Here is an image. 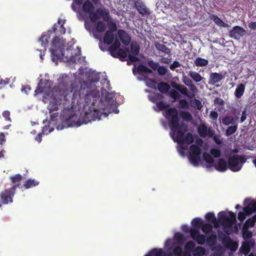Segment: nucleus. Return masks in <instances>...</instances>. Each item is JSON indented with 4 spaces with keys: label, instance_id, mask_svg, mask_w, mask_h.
<instances>
[{
    "label": "nucleus",
    "instance_id": "c756f323",
    "mask_svg": "<svg viewBox=\"0 0 256 256\" xmlns=\"http://www.w3.org/2000/svg\"><path fill=\"white\" fill-rule=\"evenodd\" d=\"M170 88V85L166 82H159L158 84V89L162 93H166Z\"/></svg>",
    "mask_w": 256,
    "mask_h": 256
},
{
    "label": "nucleus",
    "instance_id": "9d476101",
    "mask_svg": "<svg viewBox=\"0 0 256 256\" xmlns=\"http://www.w3.org/2000/svg\"><path fill=\"white\" fill-rule=\"evenodd\" d=\"M190 234L192 238L198 244L202 245L206 241V236L201 234L199 230L196 228H190Z\"/></svg>",
    "mask_w": 256,
    "mask_h": 256
},
{
    "label": "nucleus",
    "instance_id": "423d86ee",
    "mask_svg": "<svg viewBox=\"0 0 256 256\" xmlns=\"http://www.w3.org/2000/svg\"><path fill=\"white\" fill-rule=\"evenodd\" d=\"M202 150L200 147L196 144H192L190 148L188 159L191 164L195 166H198L200 161V156Z\"/></svg>",
    "mask_w": 256,
    "mask_h": 256
},
{
    "label": "nucleus",
    "instance_id": "20e7f679",
    "mask_svg": "<svg viewBox=\"0 0 256 256\" xmlns=\"http://www.w3.org/2000/svg\"><path fill=\"white\" fill-rule=\"evenodd\" d=\"M230 217H228L224 211L218 214V220L223 226L224 232L229 235L232 234V228L236 222V214L232 211L228 212Z\"/></svg>",
    "mask_w": 256,
    "mask_h": 256
},
{
    "label": "nucleus",
    "instance_id": "393cba45",
    "mask_svg": "<svg viewBox=\"0 0 256 256\" xmlns=\"http://www.w3.org/2000/svg\"><path fill=\"white\" fill-rule=\"evenodd\" d=\"M210 19L218 26L224 28H227L228 24L222 21L220 18L215 14H211Z\"/></svg>",
    "mask_w": 256,
    "mask_h": 256
},
{
    "label": "nucleus",
    "instance_id": "864d4df0",
    "mask_svg": "<svg viewBox=\"0 0 256 256\" xmlns=\"http://www.w3.org/2000/svg\"><path fill=\"white\" fill-rule=\"evenodd\" d=\"M223 244L226 247H230V244L232 243V240L230 237L224 235L223 238L222 240Z\"/></svg>",
    "mask_w": 256,
    "mask_h": 256
},
{
    "label": "nucleus",
    "instance_id": "f257e3e1",
    "mask_svg": "<svg viewBox=\"0 0 256 256\" xmlns=\"http://www.w3.org/2000/svg\"><path fill=\"white\" fill-rule=\"evenodd\" d=\"M98 94V91L92 90L86 82L81 84L80 87L72 84L70 91L66 90L62 94L54 96L53 101L50 104L48 108L50 113L60 108H72L76 104H80L82 100L86 103L90 102L91 98H96Z\"/></svg>",
    "mask_w": 256,
    "mask_h": 256
},
{
    "label": "nucleus",
    "instance_id": "a19ab883",
    "mask_svg": "<svg viewBox=\"0 0 256 256\" xmlns=\"http://www.w3.org/2000/svg\"><path fill=\"white\" fill-rule=\"evenodd\" d=\"M45 88V84H44V83L42 82V80H40V82L38 84L36 88L34 90V96L38 95L44 92Z\"/></svg>",
    "mask_w": 256,
    "mask_h": 256
},
{
    "label": "nucleus",
    "instance_id": "680f3d73",
    "mask_svg": "<svg viewBox=\"0 0 256 256\" xmlns=\"http://www.w3.org/2000/svg\"><path fill=\"white\" fill-rule=\"evenodd\" d=\"M254 224H255V223L254 222V221H252L250 218H248L245 222L243 227L248 228L249 227H251V228L254 227Z\"/></svg>",
    "mask_w": 256,
    "mask_h": 256
},
{
    "label": "nucleus",
    "instance_id": "2eb2a0df",
    "mask_svg": "<svg viewBox=\"0 0 256 256\" xmlns=\"http://www.w3.org/2000/svg\"><path fill=\"white\" fill-rule=\"evenodd\" d=\"M134 6L140 14L144 16L149 15L150 14L149 10L142 2L136 1L134 3Z\"/></svg>",
    "mask_w": 256,
    "mask_h": 256
},
{
    "label": "nucleus",
    "instance_id": "774afa93",
    "mask_svg": "<svg viewBox=\"0 0 256 256\" xmlns=\"http://www.w3.org/2000/svg\"><path fill=\"white\" fill-rule=\"evenodd\" d=\"M243 210L247 216L250 215L252 212H254L248 204L243 208Z\"/></svg>",
    "mask_w": 256,
    "mask_h": 256
},
{
    "label": "nucleus",
    "instance_id": "72a5a7b5",
    "mask_svg": "<svg viewBox=\"0 0 256 256\" xmlns=\"http://www.w3.org/2000/svg\"><path fill=\"white\" fill-rule=\"evenodd\" d=\"M128 49L126 48V50L119 48L116 53V56H113L114 58H118L122 60H124V59L126 58L128 56L127 52H128Z\"/></svg>",
    "mask_w": 256,
    "mask_h": 256
},
{
    "label": "nucleus",
    "instance_id": "3c124183",
    "mask_svg": "<svg viewBox=\"0 0 256 256\" xmlns=\"http://www.w3.org/2000/svg\"><path fill=\"white\" fill-rule=\"evenodd\" d=\"M174 239L180 244H182L185 241V238L184 234L180 232H176L174 234Z\"/></svg>",
    "mask_w": 256,
    "mask_h": 256
},
{
    "label": "nucleus",
    "instance_id": "f3484780",
    "mask_svg": "<svg viewBox=\"0 0 256 256\" xmlns=\"http://www.w3.org/2000/svg\"><path fill=\"white\" fill-rule=\"evenodd\" d=\"M96 13L98 16V20L100 18V16L102 18L104 21H109L110 15L108 10L98 8L96 10Z\"/></svg>",
    "mask_w": 256,
    "mask_h": 256
},
{
    "label": "nucleus",
    "instance_id": "f03ea898",
    "mask_svg": "<svg viewBox=\"0 0 256 256\" xmlns=\"http://www.w3.org/2000/svg\"><path fill=\"white\" fill-rule=\"evenodd\" d=\"M165 116L169 120L170 136L174 142H176L180 145L190 144L194 142L192 133L188 132L184 136L188 130V126L184 123L180 124L178 112L175 108H169L166 112Z\"/></svg>",
    "mask_w": 256,
    "mask_h": 256
},
{
    "label": "nucleus",
    "instance_id": "0e129e2a",
    "mask_svg": "<svg viewBox=\"0 0 256 256\" xmlns=\"http://www.w3.org/2000/svg\"><path fill=\"white\" fill-rule=\"evenodd\" d=\"M210 153L216 158L220 156V151L218 149L212 148L210 150Z\"/></svg>",
    "mask_w": 256,
    "mask_h": 256
},
{
    "label": "nucleus",
    "instance_id": "5fc2aeb1",
    "mask_svg": "<svg viewBox=\"0 0 256 256\" xmlns=\"http://www.w3.org/2000/svg\"><path fill=\"white\" fill-rule=\"evenodd\" d=\"M156 104L160 110H162L168 108L170 106L168 104L164 102L162 100H160V101L158 102Z\"/></svg>",
    "mask_w": 256,
    "mask_h": 256
},
{
    "label": "nucleus",
    "instance_id": "69168bd1",
    "mask_svg": "<svg viewBox=\"0 0 256 256\" xmlns=\"http://www.w3.org/2000/svg\"><path fill=\"white\" fill-rule=\"evenodd\" d=\"M157 70L160 76H164L167 72V69L164 66H158Z\"/></svg>",
    "mask_w": 256,
    "mask_h": 256
},
{
    "label": "nucleus",
    "instance_id": "6ab92c4d",
    "mask_svg": "<svg viewBox=\"0 0 256 256\" xmlns=\"http://www.w3.org/2000/svg\"><path fill=\"white\" fill-rule=\"evenodd\" d=\"M214 166L217 170L221 172H224L228 168V162H226L224 159L221 158L218 160L217 164Z\"/></svg>",
    "mask_w": 256,
    "mask_h": 256
},
{
    "label": "nucleus",
    "instance_id": "6e6d98bb",
    "mask_svg": "<svg viewBox=\"0 0 256 256\" xmlns=\"http://www.w3.org/2000/svg\"><path fill=\"white\" fill-rule=\"evenodd\" d=\"M204 160L209 164H212L214 162L213 158L208 152H204L203 154Z\"/></svg>",
    "mask_w": 256,
    "mask_h": 256
},
{
    "label": "nucleus",
    "instance_id": "b1692460",
    "mask_svg": "<svg viewBox=\"0 0 256 256\" xmlns=\"http://www.w3.org/2000/svg\"><path fill=\"white\" fill-rule=\"evenodd\" d=\"M238 119L237 116H226L222 118V123L224 126H228L230 124H234L235 122Z\"/></svg>",
    "mask_w": 256,
    "mask_h": 256
},
{
    "label": "nucleus",
    "instance_id": "473e14b6",
    "mask_svg": "<svg viewBox=\"0 0 256 256\" xmlns=\"http://www.w3.org/2000/svg\"><path fill=\"white\" fill-rule=\"evenodd\" d=\"M164 96L159 93H154L148 96V98L152 102L157 104L159 100L162 99Z\"/></svg>",
    "mask_w": 256,
    "mask_h": 256
},
{
    "label": "nucleus",
    "instance_id": "bf43d9fd",
    "mask_svg": "<svg viewBox=\"0 0 256 256\" xmlns=\"http://www.w3.org/2000/svg\"><path fill=\"white\" fill-rule=\"evenodd\" d=\"M182 250L180 246H176L172 250V254L174 256H181Z\"/></svg>",
    "mask_w": 256,
    "mask_h": 256
},
{
    "label": "nucleus",
    "instance_id": "a211bd4d",
    "mask_svg": "<svg viewBox=\"0 0 256 256\" xmlns=\"http://www.w3.org/2000/svg\"><path fill=\"white\" fill-rule=\"evenodd\" d=\"M182 82L188 86L189 87L190 90L194 92H198V89L196 86L193 84L192 81L186 75H183L182 77Z\"/></svg>",
    "mask_w": 256,
    "mask_h": 256
},
{
    "label": "nucleus",
    "instance_id": "7c9ffc66",
    "mask_svg": "<svg viewBox=\"0 0 256 256\" xmlns=\"http://www.w3.org/2000/svg\"><path fill=\"white\" fill-rule=\"evenodd\" d=\"M120 42L116 40L112 44L109 49V51L110 54L112 56H116V50L120 48Z\"/></svg>",
    "mask_w": 256,
    "mask_h": 256
},
{
    "label": "nucleus",
    "instance_id": "4c0bfd02",
    "mask_svg": "<svg viewBox=\"0 0 256 256\" xmlns=\"http://www.w3.org/2000/svg\"><path fill=\"white\" fill-rule=\"evenodd\" d=\"M192 252L194 256H202L206 254V250L202 246H198L194 248Z\"/></svg>",
    "mask_w": 256,
    "mask_h": 256
},
{
    "label": "nucleus",
    "instance_id": "8fccbe9b",
    "mask_svg": "<svg viewBox=\"0 0 256 256\" xmlns=\"http://www.w3.org/2000/svg\"><path fill=\"white\" fill-rule=\"evenodd\" d=\"M180 116L184 120L188 122H190L192 119V114L186 111H182L180 112Z\"/></svg>",
    "mask_w": 256,
    "mask_h": 256
},
{
    "label": "nucleus",
    "instance_id": "13d9d810",
    "mask_svg": "<svg viewBox=\"0 0 256 256\" xmlns=\"http://www.w3.org/2000/svg\"><path fill=\"white\" fill-rule=\"evenodd\" d=\"M108 26L109 28L108 30H111L112 32H114L117 30L116 24L112 20L108 21Z\"/></svg>",
    "mask_w": 256,
    "mask_h": 256
},
{
    "label": "nucleus",
    "instance_id": "0eeeda50",
    "mask_svg": "<svg viewBox=\"0 0 256 256\" xmlns=\"http://www.w3.org/2000/svg\"><path fill=\"white\" fill-rule=\"evenodd\" d=\"M82 10L86 14H88L90 21L92 22H96L98 20V16L96 12L94 4L89 0H86L82 6Z\"/></svg>",
    "mask_w": 256,
    "mask_h": 256
},
{
    "label": "nucleus",
    "instance_id": "c03bdc74",
    "mask_svg": "<svg viewBox=\"0 0 256 256\" xmlns=\"http://www.w3.org/2000/svg\"><path fill=\"white\" fill-rule=\"evenodd\" d=\"M148 254H151L152 256H165L166 253L162 248H154Z\"/></svg>",
    "mask_w": 256,
    "mask_h": 256
},
{
    "label": "nucleus",
    "instance_id": "cd10ccee",
    "mask_svg": "<svg viewBox=\"0 0 256 256\" xmlns=\"http://www.w3.org/2000/svg\"><path fill=\"white\" fill-rule=\"evenodd\" d=\"M156 48L159 51L164 53V54L170 55L171 51L170 49L166 47L165 45L158 42L155 44Z\"/></svg>",
    "mask_w": 256,
    "mask_h": 256
},
{
    "label": "nucleus",
    "instance_id": "4468645a",
    "mask_svg": "<svg viewBox=\"0 0 256 256\" xmlns=\"http://www.w3.org/2000/svg\"><path fill=\"white\" fill-rule=\"evenodd\" d=\"M224 77L221 73L212 72L210 75L208 84L214 85L216 83L220 82Z\"/></svg>",
    "mask_w": 256,
    "mask_h": 256
},
{
    "label": "nucleus",
    "instance_id": "ddd939ff",
    "mask_svg": "<svg viewBox=\"0 0 256 256\" xmlns=\"http://www.w3.org/2000/svg\"><path fill=\"white\" fill-rule=\"evenodd\" d=\"M63 48H52L50 49L52 59L53 62L57 61L59 59L63 58Z\"/></svg>",
    "mask_w": 256,
    "mask_h": 256
},
{
    "label": "nucleus",
    "instance_id": "dca6fc26",
    "mask_svg": "<svg viewBox=\"0 0 256 256\" xmlns=\"http://www.w3.org/2000/svg\"><path fill=\"white\" fill-rule=\"evenodd\" d=\"M254 245V242L251 240L243 242L240 248L242 252L245 255L248 254Z\"/></svg>",
    "mask_w": 256,
    "mask_h": 256
},
{
    "label": "nucleus",
    "instance_id": "e2e57ef3",
    "mask_svg": "<svg viewBox=\"0 0 256 256\" xmlns=\"http://www.w3.org/2000/svg\"><path fill=\"white\" fill-rule=\"evenodd\" d=\"M180 107L182 108L187 109L189 107L188 102L186 100H180L179 102Z\"/></svg>",
    "mask_w": 256,
    "mask_h": 256
},
{
    "label": "nucleus",
    "instance_id": "338daca9",
    "mask_svg": "<svg viewBox=\"0 0 256 256\" xmlns=\"http://www.w3.org/2000/svg\"><path fill=\"white\" fill-rule=\"evenodd\" d=\"M170 96L174 100V101H176L179 98L180 94L177 91L175 90H172L170 92Z\"/></svg>",
    "mask_w": 256,
    "mask_h": 256
},
{
    "label": "nucleus",
    "instance_id": "a878e982",
    "mask_svg": "<svg viewBox=\"0 0 256 256\" xmlns=\"http://www.w3.org/2000/svg\"><path fill=\"white\" fill-rule=\"evenodd\" d=\"M114 40V34L111 30H106L104 36V42L105 44L110 45Z\"/></svg>",
    "mask_w": 256,
    "mask_h": 256
},
{
    "label": "nucleus",
    "instance_id": "5701e85b",
    "mask_svg": "<svg viewBox=\"0 0 256 256\" xmlns=\"http://www.w3.org/2000/svg\"><path fill=\"white\" fill-rule=\"evenodd\" d=\"M188 74L196 83L204 81L206 80V78L202 76L199 73L194 71H189Z\"/></svg>",
    "mask_w": 256,
    "mask_h": 256
},
{
    "label": "nucleus",
    "instance_id": "4d7b16f0",
    "mask_svg": "<svg viewBox=\"0 0 256 256\" xmlns=\"http://www.w3.org/2000/svg\"><path fill=\"white\" fill-rule=\"evenodd\" d=\"M49 126H45L43 127L42 130V132L40 133H39L38 136L36 137L35 140L38 141V142H40L42 141V135L44 134V132H46V131L48 130V128Z\"/></svg>",
    "mask_w": 256,
    "mask_h": 256
},
{
    "label": "nucleus",
    "instance_id": "c85d7f7f",
    "mask_svg": "<svg viewBox=\"0 0 256 256\" xmlns=\"http://www.w3.org/2000/svg\"><path fill=\"white\" fill-rule=\"evenodd\" d=\"M172 86L177 90L179 91L182 94L188 96V90L184 86L180 84H178L176 83H173L172 84Z\"/></svg>",
    "mask_w": 256,
    "mask_h": 256
},
{
    "label": "nucleus",
    "instance_id": "ea45409f",
    "mask_svg": "<svg viewBox=\"0 0 256 256\" xmlns=\"http://www.w3.org/2000/svg\"><path fill=\"white\" fill-rule=\"evenodd\" d=\"M208 62L207 60L198 57L194 60V64L197 66H204L208 64Z\"/></svg>",
    "mask_w": 256,
    "mask_h": 256
},
{
    "label": "nucleus",
    "instance_id": "f8f14e48",
    "mask_svg": "<svg viewBox=\"0 0 256 256\" xmlns=\"http://www.w3.org/2000/svg\"><path fill=\"white\" fill-rule=\"evenodd\" d=\"M118 36L121 42L125 46H128L131 42L132 38L128 33L122 29L118 30Z\"/></svg>",
    "mask_w": 256,
    "mask_h": 256
},
{
    "label": "nucleus",
    "instance_id": "e433bc0d",
    "mask_svg": "<svg viewBox=\"0 0 256 256\" xmlns=\"http://www.w3.org/2000/svg\"><path fill=\"white\" fill-rule=\"evenodd\" d=\"M216 234L214 232H213L206 238V242L208 245L210 246H212L216 244Z\"/></svg>",
    "mask_w": 256,
    "mask_h": 256
},
{
    "label": "nucleus",
    "instance_id": "2f4dec72",
    "mask_svg": "<svg viewBox=\"0 0 256 256\" xmlns=\"http://www.w3.org/2000/svg\"><path fill=\"white\" fill-rule=\"evenodd\" d=\"M106 29V24L103 21H98L95 24L94 30L98 32L102 33L105 31Z\"/></svg>",
    "mask_w": 256,
    "mask_h": 256
},
{
    "label": "nucleus",
    "instance_id": "603ef678",
    "mask_svg": "<svg viewBox=\"0 0 256 256\" xmlns=\"http://www.w3.org/2000/svg\"><path fill=\"white\" fill-rule=\"evenodd\" d=\"M238 129V125L231 126H228L226 131V134L227 136H230L234 134Z\"/></svg>",
    "mask_w": 256,
    "mask_h": 256
},
{
    "label": "nucleus",
    "instance_id": "58836bf2",
    "mask_svg": "<svg viewBox=\"0 0 256 256\" xmlns=\"http://www.w3.org/2000/svg\"><path fill=\"white\" fill-rule=\"evenodd\" d=\"M50 36H48L46 34H42L39 38V42H41V46L44 48V50H46V47L48 43V38Z\"/></svg>",
    "mask_w": 256,
    "mask_h": 256
},
{
    "label": "nucleus",
    "instance_id": "1a4fd4ad",
    "mask_svg": "<svg viewBox=\"0 0 256 256\" xmlns=\"http://www.w3.org/2000/svg\"><path fill=\"white\" fill-rule=\"evenodd\" d=\"M246 32L245 30L242 27L237 26H234L232 30H230L229 36L234 39L239 40L244 35Z\"/></svg>",
    "mask_w": 256,
    "mask_h": 256
},
{
    "label": "nucleus",
    "instance_id": "bb28decb",
    "mask_svg": "<svg viewBox=\"0 0 256 256\" xmlns=\"http://www.w3.org/2000/svg\"><path fill=\"white\" fill-rule=\"evenodd\" d=\"M39 183L34 179L29 178L24 182L23 186L26 189H28L38 185Z\"/></svg>",
    "mask_w": 256,
    "mask_h": 256
},
{
    "label": "nucleus",
    "instance_id": "de8ad7c7",
    "mask_svg": "<svg viewBox=\"0 0 256 256\" xmlns=\"http://www.w3.org/2000/svg\"><path fill=\"white\" fill-rule=\"evenodd\" d=\"M200 228L204 233L208 234L212 231L213 227L211 224L203 223Z\"/></svg>",
    "mask_w": 256,
    "mask_h": 256
},
{
    "label": "nucleus",
    "instance_id": "052dcab7",
    "mask_svg": "<svg viewBox=\"0 0 256 256\" xmlns=\"http://www.w3.org/2000/svg\"><path fill=\"white\" fill-rule=\"evenodd\" d=\"M148 65L152 68L153 70H157L159 66V64L157 62H154L153 60H151L148 62Z\"/></svg>",
    "mask_w": 256,
    "mask_h": 256
},
{
    "label": "nucleus",
    "instance_id": "4be33fe9",
    "mask_svg": "<svg viewBox=\"0 0 256 256\" xmlns=\"http://www.w3.org/2000/svg\"><path fill=\"white\" fill-rule=\"evenodd\" d=\"M22 176L20 174H16L14 176H12L10 177L11 182L14 184L12 188H14V191L16 190V188L20 186V182L22 180Z\"/></svg>",
    "mask_w": 256,
    "mask_h": 256
},
{
    "label": "nucleus",
    "instance_id": "6e6552de",
    "mask_svg": "<svg viewBox=\"0 0 256 256\" xmlns=\"http://www.w3.org/2000/svg\"><path fill=\"white\" fill-rule=\"evenodd\" d=\"M14 188L6 189L0 194V200L3 204H6L12 202V198L14 194Z\"/></svg>",
    "mask_w": 256,
    "mask_h": 256
},
{
    "label": "nucleus",
    "instance_id": "412c9836",
    "mask_svg": "<svg viewBox=\"0 0 256 256\" xmlns=\"http://www.w3.org/2000/svg\"><path fill=\"white\" fill-rule=\"evenodd\" d=\"M137 70L138 74L144 78H147L148 74H151L152 72V70L142 64L138 66Z\"/></svg>",
    "mask_w": 256,
    "mask_h": 256
},
{
    "label": "nucleus",
    "instance_id": "9b49d317",
    "mask_svg": "<svg viewBox=\"0 0 256 256\" xmlns=\"http://www.w3.org/2000/svg\"><path fill=\"white\" fill-rule=\"evenodd\" d=\"M198 132L202 138L207 136L211 138L214 134V132L211 128H208L204 124H200L198 128Z\"/></svg>",
    "mask_w": 256,
    "mask_h": 256
},
{
    "label": "nucleus",
    "instance_id": "a18cd8bd",
    "mask_svg": "<svg viewBox=\"0 0 256 256\" xmlns=\"http://www.w3.org/2000/svg\"><path fill=\"white\" fill-rule=\"evenodd\" d=\"M52 48H63V44L60 38L56 36L52 41Z\"/></svg>",
    "mask_w": 256,
    "mask_h": 256
},
{
    "label": "nucleus",
    "instance_id": "39448f33",
    "mask_svg": "<svg viewBox=\"0 0 256 256\" xmlns=\"http://www.w3.org/2000/svg\"><path fill=\"white\" fill-rule=\"evenodd\" d=\"M246 158L244 155L234 154L228 158V167L232 172L240 171L243 164L246 162Z\"/></svg>",
    "mask_w": 256,
    "mask_h": 256
},
{
    "label": "nucleus",
    "instance_id": "79ce46f5",
    "mask_svg": "<svg viewBox=\"0 0 256 256\" xmlns=\"http://www.w3.org/2000/svg\"><path fill=\"white\" fill-rule=\"evenodd\" d=\"M203 224V220L201 218H196L192 220V224L194 226V228H201Z\"/></svg>",
    "mask_w": 256,
    "mask_h": 256
},
{
    "label": "nucleus",
    "instance_id": "49530a36",
    "mask_svg": "<svg viewBox=\"0 0 256 256\" xmlns=\"http://www.w3.org/2000/svg\"><path fill=\"white\" fill-rule=\"evenodd\" d=\"M0 136H1V138H0V158H2L4 156L3 144L5 142L6 140L4 132H0Z\"/></svg>",
    "mask_w": 256,
    "mask_h": 256
},
{
    "label": "nucleus",
    "instance_id": "37998d69",
    "mask_svg": "<svg viewBox=\"0 0 256 256\" xmlns=\"http://www.w3.org/2000/svg\"><path fill=\"white\" fill-rule=\"evenodd\" d=\"M242 236L244 240H250L252 236V232L246 228L242 227Z\"/></svg>",
    "mask_w": 256,
    "mask_h": 256
},
{
    "label": "nucleus",
    "instance_id": "7ed1b4c3",
    "mask_svg": "<svg viewBox=\"0 0 256 256\" xmlns=\"http://www.w3.org/2000/svg\"><path fill=\"white\" fill-rule=\"evenodd\" d=\"M100 119V112L94 108L93 110L90 109L88 111L85 112L84 116L81 114L80 118L77 116L72 115L66 119L64 122L66 127H78L82 124H86L92 121Z\"/></svg>",
    "mask_w": 256,
    "mask_h": 256
},
{
    "label": "nucleus",
    "instance_id": "aec40b11",
    "mask_svg": "<svg viewBox=\"0 0 256 256\" xmlns=\"http://www.w3.org/2000/svg\"><path fill=\"white\" fill-rule=\"evenodd\" d=\"M206 219L211 224H213L216 228L220 227V224L218 222L214 212H208L205 216Z\"/></svg>",
    "mask_w": 256,
    "mask_h": 256
},
{
    "label": "nucleus",
    "instance_id": "c9c22d12",
    "mask_svg": "<svg viewBox=\"0 0 256 256\" xmlns=\"http://www.w3.org/2000/svg\"><path fill=\"white\" fill-rule=\"evenodd\" d=\"M130 52L134 56H138L140 52V46L136 42H132L130 44Z\"/></svg>",
    "mask_w": 256,
    "mask_h": 256
},
{
    "label": "nucleus",
    "instance_id": "09e8293b",
    "mask_svg": "<svg viewBox=\"0 0 256 256\" xmlns=\"http://www.w3.org/2000/svg\"><path fill=\"white\" fill-rule=\"evenodd\" d=\"M195 246L196 244L193 241H189L187 242L184 246V250L187 252H193V250L194 249Z\"/></svg>",
    "mask_w": 256,
    "mask_h": 256
},
{
    "label": "nucleus",
    "instance_id": "f704fd0d",
    "mask_svg": "<svg viewBox=\"0 0 256 256\" xmlns=\"http://www.w3.org/2000/svg\"><path fill=\"white\" fill-rule=\"evenodd\" d=\"M245 90V86L244 84H240L238 86L234 92V95L237 98H240L243 95Z\"/></svg>",
    "mask_w": 256,
    "mask_h": 256
}]
</instances>
